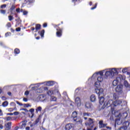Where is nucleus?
<instances>
[{
	"instance_id": "f257e3e1",
	"label": "nucleus",
	"mask_w": 130,
	"mask_h": 130,
	"mask_svg": "<svg viewBox=\"0 0 130 130\" xmlns=\"http://www.w3.org/2000/svg\"><path fill=\"white\" fill-rule=\"evenodd\" d=\"M95 92L97 94L99 99V103L101 105L104 103L105 99L104 98V89L103 88H95Z\"/></svg>"
},
{
	"instance_id": "f03ea898",
	"label": "nucleus",
	"mask_w": 130,
	"mask_h": 130,
	"mask_svg": "<svg viewBox=\"0 0 130 130\" xmlns=\"http://www.w3.org/2000/svg\"><path fill=\"white\" fill-rule=\"evenodd\" d=\"M71 117L73 118L74 121L76 123V124H81L83 123V119L81 118H78V113L77 111H74L72 113Z\"/></svg>"
},
{
	"instance_id": "7ed1b4c3",
	"label": "nucleus",
	"mask_w": 130,
	"mask_h": 130,
	"mask_svg": "<svg viewBox=\"0 0 130 130\" xmlns=\"http://www.w3.org/2000/svg\"><path fill=\"white\" fill-rule=\"evenodd\" d=\"M116 75H118L117 70L115 68H113L112 69H110L109 71H107L105 73V76L106 78L108 77H114V76H116Z\"/></svg>"
},
{
	"instance_id": "20e7f679",
	"label": "nucleus",
	"mask_w": 130,
	"mask_h": 130,
	"mask_svg": "<svg viewBox=\"0 0 130 130\" xmlns=\"http://www.w3.org/2000/svg\"><path fill=\"white\" fill-rule=\"evenodd\" d=\"M60 25V24L53 25L54 28H56V30L57 31L56 32L57 37H60L62 36V30H63V29L62 28H59Z\"/></svg>"
},
{
	"instance_id": "39448f33",
	"label": "nucleus",
	"mask_w": 130,
	"mask_h": 130,
	"mask_svg": "<svg viewBox=\"0 0 130 130\" xmlns=\"http://www.w3.org/2000/svg\"><path fill=\"white\" fill-rule=\"evenodd\" d=\"M95 121H94V119L89 118L88 120L85 122V125L86 126H89V127H91V128H93L94 127V123Z\"/></svg>"
},
{
	"instance_id": "423d86ee",
	"label": "nucleus",
	"mask_w": 130,
	"mask_h": 130,
	"mask_svg": "<svg viewBox=\"0 0 130 130\" xmlns=\"http://www.w3.org/2000/svg\"><path fill=\"white\" fill-rule=\"evenodd\" d=\"M35 3V0H24V3H22V5H26L28 7H32Z\"/></svg>"
},
{
	"instance_id": "0eeeda50",
	"label": "nucleus",
	"mask_w": 130,
	"mask_h": 130,
	"mask_svg": "<svg viewBox=\"0 0 130 130\" xmlns=\"http://www.w3.org/2000/svg\"><path fill=\"white\" fill-rule=\"evenodd\" d=\"M123 88V86L122 85H118L117 86L115 91L117 92V93H120V94H121V93H122Z\"/></svg>"
},
{
	"instance_id": "6e6552de",
	"label": "nucleus",
	"mask_w": 130,
	"mask_h": 130,
	"mask_svg": "<svg viewBox=\"0 0 130 130\" xmlns=\"http://www.w3.org/2000/svg\"><path fill=\"white\" fill-rule=\"evenodd\" d=\"M0 8L1 9H3L0 10V13L1 14H3V15H6V13H7V10H4V9H6V8H7V5L6 4L2 5L0 6Z\"/></svg>"
},
{
	"instance_id": "1a4fd4ad",
	"label": "nucleus",
	"mask_w": 130,
	"mask_h": 130,
	"mask_svg": "<svg viewBox=\"0 0 130 130\" xmlns=\"http://www.w3.org/2000/svg\"><path fill=\"white\" fill-rule=\"evenodd\" d=\"M74 126V124L69 123L65 125L64 129L65 130H70L71 128H73Z\"/></svg>"
},
{
	"instance_id": "9d476101",
	"label": "nucleus",
	"mask_w": 130,
	"mask_h": 130,
	"mask_svg": "<svg viewBox=\"0 0 130 130\" xmlns=\"http://www.w3.org/2000/svg\"><path fill=\"white\" fill-rule=\"evenodd\" d=\"M99 127H100V128H103V127L107 126V124L103 123V120H100L99 122Z\"/></svg>"
},
{
	"instance_id": "9b49d317",
	"label": "nucleus",
	"mask_w": 130,
	"mask_h": 130,
	"mask_svg": "<svg viewBox=\"0 0 130 130\" xmlns=\"http://www.w3.org/2000/svg\"><path fill=\"white\" fill-rule=\"evenodd\" d=\"M43 90L44 91H48V88L45 87H40L39 89H38L37 92L38 93H43Z\"/></svg>"
},
{
	"instance_id": "f8f14e48",
	"label": "nucleus",
	"mask_w": 130,
	"mask_h": 130,
	"mask_svg": "<svg viewBox=\"0 0 130 130\" xmlns=\"http://www.w3.org/2000/svg\"><path fill=\"white\" fill-rule=\"evenodd\" d=\"M12 127V122H8L6 124V130H10L11 129Z\"/></svg>"
},
{
	"instance_id": "ddd939ff",
	"label": "nucleus",
	"mask_w": 130,
	"mask_h": 130,
	"mask_svg": "<svg viewBox=\"0 0 130 130\" xmlns=\"http://www.w3.org/2000/svg\"><path fill=\"white\" fill-rule=\"evenodd\" d=\"M85 107L87 109H90L92 108V104L89 102H87L85 103Z\"/></svg>"
},
{
	"instance_id": "4468645a",
	"label": "nucleus",
	"mask_w": 130,
	"mask_h": 130,
	"mask_svg": "<svg viewBox=\"0 0 130 130\" xmlns=\"http://www.w3.org/2000/svg\"><path fill=\"white\" fill-rule=\"evenodd\" d=\"M16 9V6L14 5H12L10 9L11 15H14V11H15V9Z\"/></svg>"
},
{
	"instance_id": "2eb2a0df",
	"label": "nucleus",
	"mask_w": 130,
	"mask_h": 130,
	"mask_svg": "<svg viewBox=\"0 0 130 130\" xmlns=\"http://www.w3.org/2000/svg\"><path fill=\"white\" fill-rule=\"evenodd\" d=\"M118 79L120 78L119 77H116V80L113 81V86H117V84H118Z\"/></svg>"
},
{
	"instance_id": "dca6fc26",
	"label": "nucleus",
	"mask_w": 130,
	"mask_h": 130,
	"mask_svg": "<svg viewBox=\"0 0 130 130\" xmlns=\"http://www.w3.org/2000/svg\"><path fill=\"white\" fill-rule=\"evenodd\" d=\"M90 99L91 102H95V101H96V96L94 94H92L90 97Z\"/></svg>"
},
{
	"instance_id": "f3484780",
	"label": "nucleus",
	"mask_w": 130,
	"mask_h": 130,
	"mask_svg": "<svg viewBox=\"0 0 130 130\" xmlns=\"http://www.w3.org/2000/svg\"><path fill=\"white\" fill-rule=\"evenodd\" d=\"M75 103L77 104V105H81V99L79 97H77L75 99Z\"/></svg>"
},
{
	"instance_id": "a211bd4d",
	"label": "nucleus",
	"mask_w": 130,
	"mask_h": 130,
	"mask_svg": "<svg viewBox=\"0 0 130 130\" xmlns=\"http://www.w3.org/2000/svg\"><path fill=\"white\" fill-rule=\"evenodd\" d=\"M115 123L119 125L121 123H123V122H122V120H121L120 118H118L115 119Z\"/></svg>"
},
{
	"instance_id": "6ab92c4d",
	"label": "nucleus",
	"mask_w": 130,
	"mask_h": 130,
	"mask_svg": "<svg viewBox=\"0 0 130 130\" xmlns=\"http://www.w3.org/2000/svg\"><path fill=\"white\" fill-rule=\"evenodd\" d=\"M36 31L35 32H37L38 30H40V29H41V25L40 24H37L36 25Z\"/></svg>"
},
{
	"instance_id": "aec40b11",
	"label": "nucleus",
	"mask_w": 130,
	"mask_h": 130,
	"mask_svg": "<svg viewBox=\"0 0 130 130\" xmlns=\"http://www.w3.org/2000/svg\"><path fill=\"white\" fill-rule=\"evenodd\" d=\"M123 125L127 128L129 125V121H126L123 123Z\"/></svg>"
},
{
	"instance_id": "412c9836",
	"label": "nucleus",
	"mask_w": 130,
	"mask_h": 130,
	"mask_svg": "<svg viewBox=\"0 0 130 130\" xmlns=\"http://www.w3.org/2000/svg\"><path fill=\"white\" fill-rule=\"evenodd\" d=\"M44 33H45V30L44 29H42L41 31H39L38 34L41 35V37H44Z\"/></svg>"
},
{
	"instance_id": "4be33fe9",
	"label": "nucleus",
	"mask_w": 130,
	"mask_h": 130,
	"mask_svg": "<svg viewBox=\"0 0 130 130\" xmlns=\"http://www.w3.org/2000/svg\"><path fill=\"white\" fill-rule=\"evenodd\" d=\"M121 118H123V119H125V118L127 117V113L126 112L123 113V114L121 116Z\"/></svg>"
},
{
	"instance_id": "5701e85b",
	"label": "nucleus",
	"mask_w": 130,
	"mask_h": 130,
	"mask_svg": "<svg viewBox=\"0 0 130 130\" xmlns=\"http://www.w3.org/2000/svg\"><path fill=\"white\" fill-rule=\"evenodd\" d=\"M85 116H87V117L92 116V114H91L90 113L84 112L83 114V117H85Z\"/></svg>"
},
{
	"instance_id": "b1692460",
	"label": "nucleus",
	"mask_w": 130,
	"mask_h": 130,
	"mask_svg": "<svg viewBox=\"0 0 130 130\" xmlns=\"http://www.w3.org/2000/svg\"><path fill=\"white\" fill-rule=\"evenodd\" d=\"M56 100H57V99L55 96H52L50 98V101L56 102Z\"/></svg>"
},
{
	"instance_id": "393cba45",
	"label": "nucleus",
	"mask_w": 130,
	"mask_h": 130,
	"mask_svg": "<svg viewBox=\"0 0 130 130\" xmlns=\"http://www.w3.org/2000/svg\"><path fill=\"white\" fill-rule=\"evenodd\" d=\"M121 103V101H116L114 102V106H117V105H119Z\"/></svg>"
},
{
	"instance_id": "a878e982",
	"label": "nucleus",
	"mask_w": 130,
	"mask_h": 130,
	"mask_svg": "<svg viewBox=\"0 0 130 130\" xmlns=\"http://www.w3.org/2000/svg\"><path fill=\"white\" fill-rule=\"evenodd\" d=\"M42 110V108L41 107H38L36 109V113H38V112H41Z\"/></svg>"
},
{
	"instance_id": "bb28decb",
	"label": "nucleus",
	"mask_w": 130,
	"mask_h": 130,
	"mask_svg": "<svg viewBox=\"0 0 130 130\" xmlns=\"http://www.w3.org/2000/svg\"><path fill=\"white\" fill-rule=\"evenodd\" d=\"M8 105H9V102H8V101H5L2 104L3 107H7Z\"/></svg>"
},
{
	"instance_id": "cd10ccee",
	"label": "nucleus",
	"mask_w": 130,
	"mask_h": 130,
	"mask_svg": "<svg viewBox=\"0 0 130 130\" xmlns=\"http://www.w3.org/2000/svg\"><path fill=\"white\" fill-rule=\"evenodd\" d=\"M14 53L15 54H19V53H20V49L18 48H15L14 49Z\"/></svg>"
},
{
	"instance_id": "c85d7f7f",
	"label": "nucleus",
	"mask_w": 130,
	"mask_h": 130,
	"mask_svg": "<svg viewBox=\"0 0 130 130\" xmlns=\"http://www.w3.org/2000/svg\"><path fill=\"white\" fill-rule=\"evenodd\" d=\"M97 80L98 82L101 83L102 81H103V77H102V76L98 77Z\"/></svg>"
},
{
	"instance_id": "c756f323",
	"label": "nucleus",
	"mask_w": 130,
	"mask_h": 130,
	"mask_svg": "<svg viewBox=\"0 0 130 130\" xmlns=\"http://www.w3.org/2000/svg\"><path fill=\"white\" fill-rule=\"evenodd\" d=\"M34 109L32 108L29 109V112L31 113V117H33L34 116Z\"/></svg>"
},
{
	"instance_id": "7c9ffc66",
	"label": "nucleus",
	"mask_w": 130,
	"mask_h": 130,
	"mask_svg": "<svg viewBox=\"0 0 130 130\" xmlns=\"http://www.w3.org/2000/svg\"><path fill=\"white\" fill-rule=\"evenodd\" d=\"M20 123H22L21 124V127L23 128V127H25V126H26V122H25V121H22V122H21Z\"/></svg>"
},
{
	"instance_id": "2f4dec72",
	"label": "nucleus",
	"mask_w": 130,
	"mask_h": 130,
	"mask_svg": "<svg viewBox=\"0 0 130 130\" xmlns=\"http://www.w3.org/2000/svg\"><path fill=\"white\" fill-rule=\"evenodd\" d=\"M124 86H125V87H126V88L129 87V84H128V83L126 81H125L124 82Z\"/></svg>"
},
{
	"instance_id": "473e14b6",
	"label": "nucleus",
	"mask_w": 130,
	"mask_h": 130,
	"mask_svg": "<svg viewBox=\"0 0 130 130\" xmlns=\"http://www.w3.org/2000/svg\"><path fill=\"white\" fill-rule=\"evenodd\" d=\"M94 86L96 87V88H98L99 86H100V82L99 81H96L94 83Z\"/></svg>"
},
{
	"instance_id": "72a5a7b5",
	"label": "nucleus",
	"mask_w": 130,
	"mask_h": 130,
	"mask_svg": "<svg viewBox=\"0 0 130 130\" xmlns=\"http://www.w3.org/2000/svg\"><path fill=\"white\" fill-rule=\"evenodd\" d=\"M47 94L49 95V96H51L53 94V91L52 90H49L47 91Z\"/></svg>"
},
{
	"instance_id": "f704fd0d",
	"label": "nucleus",
	"mask_w": 130,
	"mask_h": 130,
	"mask_svg": "<svg viewBox=\"0 0 130 130\" xmlns=\"http://www.w3.org/2000/svg\"><path fill=\"white\" fill-rule=\"evenodd\" d=\"M48 84L49 86H53L54 85V81H49L48 82Z\"/></svg>"
},
{
	"instance_id": "c9c22d12",
	"label": "nucleus",
	"mask_w": 130,
	"mask_h": 130,
	"mask_svg": "<svg viewBox=\"0 0 130 130\" xmlns=\"http://www.w3.org/2000/svg\"><path fill=\"white\" fill-rule=\"evenodd\" d=\"M8 18L9 21H13V20L14 19V16L12 15H9L8 16Z\"/></svg>"
},
{
	"instance_id": "e433bc0d",
	"label": "nucleus",
	"mask_w": 130,
	"mask_h": 130,
	"mask_svg": "<svg viewBox=\"0 0 130 130\" xmlns=\"http://www.w3.org/2000/svg\"><path fill=\"white\" fill-rule=\"evenodd\" d=\"M97 3H95L94 4V6L93 7H91L90 8V10H95V9H96L97 8Z\"/></svg>"
},
{
	"instance_id": "4c0bfd02",
	"label": "nucleus",
	"mask_w": 130,
	"mask_h": 130,
	"mask_svg": "<svg viewBox=\"0 0 130 130\" xmlns=\"http://www.w3.org/2000/svg\"><path fill=\"white\" fill-rule=\"evenodd\" d=\"M126 127H125L124 125L119 128V130H126Z\"/></svg>"
},
{
	"instance_id": "58836bf2",
	"label": "nucleus",
	"mask_w": 130,
	"mask_h": 130,
	"mask_svg": "<svg viewBox=\"0 0 130 130\" xmlns=\"http://www.w3.org/2000/svg\"><path fill=\"white\" fill-rule=\"evenodd\" d=\"M7 26L8 28H11L12 27V24H11V22H8L7 24Z\"/></svg>"
},
{
	"instance_id": "ea45409f",
	"label": "nucleus",
	"mask_w": 130,
	"mask_h": 130,
	"mask_svg": "<svg viewBox=\"0 0 130 130\" xmlns=\"http://www.w3.org/2000/svg\"><path fill=\"white\" fill-rule=\"evenodd\" d=\"M127 70L126 68H124L122 70V73H123V74H125V73H126L127 72Z\"/></svg>"
},
{
	"instance_id": "a19ab883",
	"label": "nucleus",
	"mask_w": 130,
	"mask_h": 130,
	"mask_svg": "<svg viewBox=\"0 0 130 130\" xmlns=\"http://www.w3.org/2000/svg\"><path fill=\"white\" fill-rule=\"evenodd\" d=\"M23 15H24V16H27V15H28V11H24L23 12Z\"/></svg>"
},
{
	"instance_id": "79ce46f5",
	"label": "nucleus",
	"mask_w": 130,
	"mask_h": 130,
	"mask_svg": "<svg viewBox=\"0 0 130 130\" xmlns=\"http://www.w3.org/2000/svg\"><path fill=\"white\" fill-rule=\"evenodd\" d=\"M39 118H38L37 119H36V120H35V123L36 124H37V123H38L39 122Z\"/></svg>"
},
{
	"instance_id": "37998d69",
	"label": "nucleus",
	"mask_w": 130,
	"mask_h": 130,
	"mask_svg": "<svg viewBox=\"0 0 130 130\" xmlns=\"http://www.w3.org/2000/svg\"><path fill=\"white\" fill-rule=\"evenodd\" d=\"M99 74H100L101 77H103V71H100L99 72Z\"/></svg>"
},
{
	"instance_id": "c03bdc74",
	"label": "nucleus",
	"mask_w": 130,
	"mask_h": 130,
	"mask_svg": "<svg viewBox=\"0 0 130 130\" xmlns=\"http://www.w3.org/2000/svg\"><path fill=\"white\" fill-rule=\"evenodd\" d=\"M11 35V32H7L5 34V37H8V36H10Z\"/></svg>"
},
{
	"instance_id": "a18cd8bd",
	"label": "nucleus",
	"mask_w": 130,
	"mask_h": 130,
	"mask_svg": "<svg viewBox=\"0 0 130 130\" xmlns=\"http://www.w3.org/2000/svg\"><path fill=\"white\" fill-rule=\"evenodd\" d=\"M16 31L17 32H20V31H21V28L20 27H18V28H16Z\"/></svg>"
},
{
	"instance_id": "49530a36",
	"label": "nucleus",
	"mask_w": 130,
	"mask_h": 130,
	"mask_svg": "<svg viewBox=\"0 0 130 130\" xmlns=\"http://www.w3.org/2000/svg\"><path fill=\"white\" fill-rule=\"evenodd\" d=\"M43 27L44 28H46V27H47V23H45L43 24Z\"/></svg>"
},
{
	"instance_id": "de8ad7c7",
	"label": "nucleus",
	"mask_w": 130,
	"mask_h": 130,
	"mask_svg": "<svg viewBox=\"0 0 130 130\" xmlns=\"http://www.w3.org/2000/svg\"><path fill=\"white\" fill-rule=\"evenodd\" d=\"M16 12H17L18 13H20V8H17V9H16Z\"/></svg>"
},
{
	"instance_id": "09e8293b",
	"label": "nucleus",
	"mask_w": 130,
	"mask_h": 130,
	"mask_svg": "<svg viewBox=\"0 0 130 130\" xmlns=\"http://www.w3.org/2000/svg\"><path fill=\"white\" fill-rule=\"evenodd\" d=\"M3 115H4L3 111L0 109V116H3Z\"/></svg>"
},
{
	"instance_id": "8fccbe9b",
	"label": "nucleus",
	"mask_w": 130,
	"mask_h": 130,
	"mask_svg": "<svg viewBox=\"0 0 130 130\" xmlns=\"http://www.w3.org/2000/svg\"><path fill=\"white\" fill-rule=\"evenodd\" d=\"M24 95H29V91L26 90V91L24 92Z\"/></svg>"
},
{
	"instance_id": "3c124183",
	"label": "nucleus",
	"mask_w": 130,
	"mask_h": 130,
	"mask_svg": "<svg viewBox=\"0 0 130 130\" xmlns=\"http://www.w3.org/2000/svg\"><path fill=\"white\" fill-rule=\"evenodd\" d=\"M23 101L24 102H27V101H28V99L26 98H24L23 99Z\"/></svg>"
},
{
	"instance_id": "603ef678",
	"label": "nucleus",
	"mask_w": 130,
	"mask_h": 130,
	"mask_svg": "<svg viewBox=\"0 0 130 130\" xmlns=\"http://www.w3.org/2000/svg\"><path fill=\"white\" fill-rule=\"evenodd\" d=\"M13 114L14 115H19V113H18V112H14Z\"/></svg>"
},
{
	"instance_id": "864d4df0",
	"label": "nucleus",
	"mask_w": 130,
	"mask_h": 130,
	"mask_svg": "<svg viewBox=\"0 0 130 130\" xmlns=\"http://www.w3.org/2000/svg\"><path fill=\"white\" fill-rule=\"evenodd\" d=\"M2 100L6 101V100H7V98L3 96H2Z\"/></svg>"
},
{
	"instance_id": "5fc2aeb1",
	"label": "nucleus",
	"mask_w": 130,
	"mask_h": 130,
	"mask_svg": "<svg viewBox=\"0 0 130 130\" xmlns=\"http://www.w3.org/2000/svg\"><path fill=\"white\" fill-rule=\"evenodd\" d=\"M7 120H12V117H8L7 118Z\"/></svg>"
},
{
	"instance_id": "6e6d98bb",
	"label": "nucleus",
	"mask_w": 130,
	"mask_h": 130,
	"mask_svg": "<svg viewBox=\"0 0 130 130\" xmlns=\"http://www.w3.org/2000/svg\"><path fill=\"white\" fill-rule=\"evenodd\" d=\"M72 2L75 3H77V2H80V0H72Z\"/></svg>"
},
{
	"instance_id": "4d7b16f0",
	"label": "nucleus",
	"mask_w": 130,
	"mask_h": 130,
	"mask_svg": "<svg viewBox=\"0 0 130 130\" xmlns=\"http://www.w3.org/2000/svg\"><path fill=\"white\" fill-rule=\"evenodd\" d=\"M25 130H30V127L29 126H26L25 127Z\"/></svg>"
},
{
	"instance_id": "13d9d810",
	"label": "nucleus",
	"mask_w": 130,
	"mask_h": 130,
	"mask_svg": "<svg viewBox=\"0 0 130 130\" xmlns=\"http://www.w3.org/2000/svg\"><path fill=\"white\" fill-rule=\"evenodd\" d=\"M106 128L109 130H111L112 128H111V127L106 126Z\"/></svg>"
},
{
	"instance_id": "bf43d9fd",
	"label": "nucleus",
	"mask_w": 130,
	"mask_h": 130,
	"mask_svg": "<svg viewBox=\"0 0 130 130\" xmlns=\"http://www.w3.org/2000/svg\"><path fill=\"white\" fill-rule=\"evenodd\" d=\"M7 115H14L13 113H9L7 114Z\"/></svg>"
},
{
	"instance_id": "052dcab7",
	"label": "nucleus",
	"mask_w": 130,
	"mask_h": 130,
	"mask_svg": "<svg viewBox=\"0 0 130 130\" xmlns=\"http://www.w3.org/2000/svg\"><path fill=\"white\" fill-rule=\"evenodd\" d=\"M8 95H9V96H11L12 95V92H11L10 91H9L8 92Z\"/></svg>"
},
{
	"instance_id": "680f3d73",
	"label": "nucleus",
	"mask_w": 130,
	"mask_h": 130,
	"mask_svg": "<svg viewBox=\"0 0 130 130\" xmlns=\"http://www.w3.org/2000/svg\"><path fill=\"white\" fill-rule=\"evenodd\" d=\"M4 128V126L2 124H0V129H3Z\"/></svg>"
},
{
	"instance_id": "e2e57ef3",
	"label": "nucleus",
	"mask_w": 130,
	"mask_h": 130,
	"mask_svg": "<svg viewBox=\"0 0 130 130\" xmlns=\"http://www.w3.org/2000/svg\"><path fill=\"white\" fill-rule=\"evenodd\" d=\"M35 28L34 27H32L30 28V29L31 30V31H34V30H35Z\"/></svg>"
},
{
	"instance_id": "0e129e2a",
	"label": "nucleus",
	"mask_w": 130,
	"mask_h": 130,
	"mask_svg": "<svg viewBox=\"0 0 130 130\" xmlns=\"http://www.w3.org/2000/svg\"><path fill=\"white\" fill-rule=\"evenodd\" d=\"M25 107H29L30 106V105H29V104H25Z\"/></svg>"
},
{
	"instance_id": "69168bd1",
	"label": "nucleus",
	"mask_w": 130,
	"mask_h": 130,
	"mask_svg": "<svg viewBox=\"0 0 130 130\" xmlns=\"http://www.w3.org/2000/svg\"><path fill=\"white\" fill-rule=\"evenodd\" d=\"M31 90H32V91H34V90H35V87H31Z\"/></svg>"
},
{
	"instance_id": "338daca9",
	"label": "nucleus",
	"mask_w": 130,
	"mask_h": 130,
	"mask_svg": "<svg viewBox=\"0 0 130 130\" xmlns=\"http://www.w3.org/2000/svg\"><path fill=\"white\" fill-rule=\"evenodd\" d=\"M93 5V3L92 2H89V6H92Z\"/></svg>"
},
{
	"instance_id": "774afa93",
	"label": "nucleus",
	"mask_w": 130,
	"mask_h": 130,
	"mask_svg": "<svg viewBox=\"0 0 130 130\" xmlns=\"http://www.w3.org/2000/svg\"><path fill=\"white\" fill-rule=\"evenodd\" d=\"M86 130H92V128L90 127V128H87Z\"/></svg>"
}]
</instances>
